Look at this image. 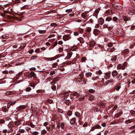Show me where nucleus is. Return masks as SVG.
<instances>
[{
    "mask_svg": "<svg viewBox=\"0 0 135 135\" xmlns=\"http://www.w3.org/2000/svg\"><path fill=\"white\" fill-rule=\"evenodd\" d=\"M88 13V12H86L82 13L81 14L82 17L83 18L85 19L88 16V15H87Z\"/></svg>",
    "mask_w": 135,
    "mask_h": 135,
    "instance_id": "obj_1",
    "label": "nucleus"
},
{
    "mask_svg": "<svg viewBox=\"0 0 135 135\" xmlns=\"http://www.w3.org/2000/svg\"><path fill=\"white\" fill-rule=\"evenodd\" d=\"M16 102V101H13V102H8L7 103V108H9L10 107V106L14 105Z\"/></svg>",
    "mask_w": 135,
    "mask_h": 135,
    "instance_id": "obj_2",
    "label": "nucleus"
},
{
    "mask_svg": "<svg viewBox=\"0 0 135 135\" xmlns=\"http://www.w3.org/2000/svg\"><path fill=\"white\" fill-rule=\"evenodd\" d=\"M98 23L100 25H102L104 23V19L102 18H99L98 20Z\"/></svg>",
    "mask_w": 135,
    "mask_h": 135,
    "instance_id": "obj_3",
    "label": "nucleus"
},
{
    "mask_svg": "<svg viewBox=\"0 0 135 135\" xmlns=\"http://www.w3.org/2000/svg\"><path fill=\"white\" fill-rule=\"evenodd\" d=\"M70 38V36L68 35H65L63 37V39L65 41H66L69 40Z\"/></svg>",
    "mask_w": 135,
    "mask_h": 135,
    "instance_id": "obj_4",
    "label": "nucleus"
},
{
    "mask_svg": "<svg viewBox=\"0 0 135 135\" xmlns=\"http://www.w3.org/2000/svg\"><path fill=\"white\" fill-rule=\"evenodd\" d=\"M77 98L80 101H82L84 99V96L79 94V95H78Z\"/></svg>",
    "mask_w": 135,
    "mask_h": 135,
    "instance_id": "obj_5",
    "label": "nucleus"
},
{
    "mask_svg": "<svg viewBox=\"0 0 135 135\" xmlns=\"http://www.w3.org/2000/svg\"><path fill=\"white\" fill-rule=\"evenodd\" d=\"M35 74L33 71H31L28 74V76L29 78H31L32 77H34L35 76Z\"/></svg>",
    "mask_w": 135,
    "mask_h": 135,
    "instance_id": "obj_6",
    "label": "nucleus"
},
{
    "mask_svg": "<svg viewBox=\"0 0 135 135\" xmlns=\"http://www.w3.org/2000/svg\"><path fill=\"white\" fill-rule=\"evenodd\" d=\"M100 33V31L97 29H95L93 31V33L95 35H98Z\"/></svg>",
    "mask_w": 135,
    "mask_h": 135,
    "instance_id": "obj_7",
    "label": "nucleus"
},
{
    "mask_svg": "<svg viewBox=\"0 0 135 135\" xmlns=\"http://www.w3.org/2000/svg\"><path fill=\"white\" fill-rule=\"evenodd\" d=\"M76 119L75 118H73L70 120V123L71 124H74L76 122Z\"/></svg>",
    "mask_w": 135,
    "mask_h": 135,
    "instance_id": "obj_8",
    "label": "nucleus"
},
{
    "mask_svg": "<svg viewBox=\"0 0 135 135\" xmlns=\"http://www.w3.org/2000/svg\"><path fill=\"white\" fill-rule=\"evenodd\" d=\"M106 103H98L97 105L99 106L101 108H104L105 107Z\"/></svg>",
    "mask_w": 135,
    "mask_h": 135,
    "instance_id": "obj_9",
    "label": "nucleus"
},
{
    "mask_svg": "<svg viewBox=\"0 0 135 135\" xmlns=\"http://www.w3.org/2000/svg\"><path fill=\"white\" fill-rule=\"evenodd\" d=\"M110 75V73H106L105 74L104 78L106 79H107L109 78Z\"/></svg>",
    "mask_w": 135,
    "mask_h": 135,
    "instance_id": "obj_10",
    "label": "nucleus"
},
{
    "mask_svg": "<svg viewBox=\"0 0 135 135\" xmlns=\"http://www.w3.org/2000/svg\"><path fill=\"white\" fill-rule=\"evenodd\" d=\"M118 72L116 70L114 71L112 73V75L113 76L115 77L118 75Z\"/></svg>",
    "mask_w": 135,
    "mask_h": 135,
    "instance_id": "obj_11",
    "label": "nucleus"
},
{
    "mask_svg": "<svg viewBox=\"0 0 135 135\" xmlns=\"http://www.w3.org/2000/svg\"><path fill=\"white\" fill-rule=\"evenodd\" d=\"M113 82V80H107L105 81V83L104 84V85H108V84L111 83Z\"/></svg>",
    "mask_w": 135,
    "mask_h": 135,
    "instance_id": "obj_12",
    "label": "nucleus"
},
{
    "mask_svg": "<svg viewBox=\"0 0 135 135\" xmlns=\"http://www.w3.org/2000/svg\"><path fill=\"white\" fill-rule=\"evenodd\" d=\"M127 63L126 62H125L123 64V65H122V70H124L125 68L127 66Z\"/></svg>",
    "mask_w": 135,
    "mask_h": 135,
    "instance_id": "obj_13",
    "label": "nucleus"
},
{
    "mask_svg": "<svg viewBox=\"0 0 135 135\" xmlns=\"http://www.w3.org/2000/svg\"><path fill=\"white\" fill-rule=\"evenodd\" d=\"M64 103L67 105H69L71 104L70 101L69 100H65Z\"/></svg>",
    "mask_w": 135,
    "mask_h": 135,
    "instance_id": "obj_14",
    "label": "nucleus"
},
{
    "mask_svg": "<svg viewBox=\"0 0 135 135\" xmlns=\"http://www.w3.org/2000/svg\"><path fill=\"white\" fill-rule=\"evenodd\" d=\"M72 54V52H69L68 53V54L66 58L67 59H69L71 57Z\"/></svg>",
    "mask_w": 135,
    "mask_h": 135,
    "instance_id": "obj_15",
    "label": "nucleus"
},
{
    "mask_svg": "<svg viewBox=\"0 0 135 135\" xmlns=\"http://www.w3.org/2000/svg\"><path fill=\"white\" fill-rule=\"evenodd\" d=\"M123 19L125 22H126L129 20L130 19V18L128 17L127 16H125L123 17Z\"/></svg>",
    "mask_w": 135,
    "mask_h": 135,
    "instance_id": "obj_16",
    "label": "nucleus"
},
{
    "mask_svg": "<svg viewBox=\"0 0 135 135\" xmlns=\"http://www.w3.org/2000/svg\"><path fill=\"white\" fill-rule=\"evenodd\" d=\"M75 115L77 117L80 118V113L78 112H76L75 113Z\"/></svg>",
    "mask_w": 135,
    "mask_h": 135,
    "instance_id": "obj_17",
    "label": "nucleus"
},
{
    "mask_svg": "<svg viewBox=\"0 0 135 135\" xmlns=\"http://www.w3.org/2000/svg\"><path fill=\"white\" fill-rule=\"evenodd\" d=\"M95 42L94 41H92L90 42V44L91 46H93L95 45Z\"/></svg>",
    "mask_w": 135,
    "mask_h": 135,
    "instance_id": "obj_18",
    "label": "nucleus"
},
{
    "mask_svg": "<svg viewBox=\"0 0 135 135\" xmlns=\"http://www.w3.org/2000/svg\"><path fill=\"white\" fill-rule=\"evenodd\" d=\"M13 94V92L12 91H8L5 94L6 95H10Z\"/></svg>",
    "mask_w": 135,
    "mask_h": 135,
    "instance_id": "obj_19",
    "label": "nucleus"
},
{
    "mask_svg": "<svg viewBox=\"0 0 135 135\" xmlns=\"http://www.w3.org/2000/svg\"><path fill=\"white\" fill-rule=\"evenodd\" d=\"M94 97L93 95H91L88 98V99L90 101H92L94 99Z\"/></svg>",
    "mask_w": 135,
    "mask_h": 135,
    "instance_id": "obj_20",
    "label": "nucleus"
},
{
    "mask_svg": "<svg viewBox=\"0 0 135 135\" xmlns=\"http://www.w3.org/2000/svg\"><path fill=\"white\" fill-rule=\"evenodd\" d=\"M78 40L81 43H83L84 42V41L83 40V38L81 37H80L79 38H78Z\"/></svg>",
    "mask_w": 135,
    "mask_h": 135,
    "instance_id": "obj_21",
    "label": "nucleus"
},
{
    "mask_svg": "<svg viewBox=\"0 0 135 135\" xmlns=\"http://www.w3.org/2000/svg\"><path fill=\"white\" fill-rule=\"evenodd\" d=\"M30 132L32 134H33V135H38L39 133L37 131H34L32 132V131H30Z\"/></svg>",
    "mask_w": 135,
    "mask_h": 135,
    "instance_id": "obj_22",
    "label": "nucleus"
},
{
    "mask_svg": "<svg viewBox=\"0 0 135 135\" xmlns=\"http://www.w3.org/2000/svg\"><path fill=\"white\" fill-rule=\"evenodd\" d=\"M91 28L89 27H88L86 28L85 30V31L86 32H89L91 31Z\"/></svg>",
    "mask_w": 135,
    "mask_h": 135,
    "instance_id": "obj_23",
    "label": "nucleus"
},
{
    "mask_svg": "<svg viewBox=\"0 0 135 135\" xmlns=\"http://www.w3.org/2000/svg\"><path fill=\"white\" fill-rule=\"evenodd\" d=\"M47 132L46 130L45 129L42 130L41 131V134L42 135H44Z\"/></svg>",
    "mask_w": 135,
    "mask_h": 135,
    "instance_id": "obj_24",
    "label": "nucleus"
},
{
    "mask_svg": "<svg viewBox=\"0 0 135 135\" xmlns=\"http://www.w3.org/2000/svg\"><path fill=\"white\" fill-rule=\"evenodd\" d=\"M72 114V111L69 110L67 112V115L69 116H71Z\"/></svg>",
    "mask_w": 135,
    "mask_h": 135,
    "instance_id": "obj_25",
    "label": "nucleus"
},
{
    "mask_svg": "<svg viewBox=\"0 0 135 135\" xmlns=\"http://www.w3.org/2000/svg\"><path fill=\"white\" fill-rule=\"evenodd\" d=\"M117 69H122V65L121 64H119L117 66Z\"/></svg>",
    "mask_w": 135,
    "mask_h": 135,
    "instance_id": "obj_26",
    "label": "nucleus"
},
{
    "mask_svg": "<svg viewBox=\"0 0 135 135\" xmlns=\"http://www.w3.org/2000/svg\"><path fill=\"white\" fill-rule=\"evenodd\" d=\"M40 33L43 34L45 33L46 31L45 30H39L38 31Z\"/></svg>",
    "mask_w": 135,
    "mask_h": 135,
    "instance_id": "obj_27",
    "label": "nucleus"
},
{
    "mask_svg": "<svg viewBox=\"0 0 135 135\" xmlns=\"http://www.w3.org/2000/svg\"><path fill=\"white\" fill-rule=\"evenodd\" d=\"M55 126L54 124H53L51 126V131L54 132V129H55Z\"/></svg>",
    "mask_w": 135,
    "mask_h": 135,
    "instance_id": "obj_28",
    "label": "nucleus"
},
{
    "mask_svg": "<svg viewBox=\"0 0 135 135\" xmlns=\"http://www.w3.org/2000/svg\"><path fill=\"white\" fill-rule=\"evenodd\" d=\"M112 20V18L110 17H107L106 19V21H109Z\"/></svg>",
    "mask_w": 135,
    "mask_h": 135,
    "instance_id": "obj_29",
    "label": "nucleus"
},
{
    "mask_svg": "<svg viewBox=\"0 0 135 135\" xmlns=\"http://www.w3.org/2000/svg\"><path fill=\"white\" fill-rule=\"evenodd\" d=\"M72 11V10L71 9H67L66 10V12L68 13H71Z\"/></svg>",
    "mask_w": 135,
    "mask_h": 135,
    "instance_id": "obj_30",
    "label": "nucleus"
},
{
    "mask_svg": "<svg viewBox=\"0 0 135 135\" xmlns=\"http://www.w3.org/2000/svg\"><path fill=\"white\" fill-rule=\"evenodd\" d=\"M59 79L60 78L59 77H57L54 78L53 80L55 82L59 81Z\"/></svg>",
    "mask_w": 135,
    "mask_h": 135,
    "instance_id": "obj_31",
    "label": "nucleus"
},
{
    "mask_svg": "<svg viewBox=\"0 0 135 135\" xmlns=\"http://www.w3.org/2000/svg\"><path fill=\"white\" fill-rule=\"evenodd\" d=\"M133 122V120H132L131 119H129L128 120H126L125 121V123L127 124H128L129 123H131V122Z\"/></svg>",
    "mask_w": 135,
    "mask_h": 135,
    "instance_id": "obj_32",
    "label": "nucleus"
},
{
    "mask_svg": "<svg viewBox=\"0 0 135 135\" xmlns=\"http://www.w3.org/2000/svg\"><path fill=\"white\" fill-rule=\"evenodd\" d=\"M58 64L57 62H55L53 63V65H52V68H54L56 67V66Z\"/></svg>",
    "mask_w": 135,
    "mask_h": 135,
    "instance_id": "obj_33",
    "label": "nucleus"
},
{
    "mask_svg": "<svg viewBox=\"0 0 135 135\" xmlns=\"http://www.w3.org/2000/svg\"><path fill=\"white\" fill-rule=\"evenodd\" d=\"M64 126H65V124L64 123H61V124L60 126H61V128L62 129H64Z\"/></svg>",
    "mask_w": 135,
    "mask_h": 135,
    "instance_id": "obj_34",
    "label": "nucleus"
},
{
    "mask_svg": "<svg viewBox=\"0 0 135 135\" xmlns=\"http://www.w3.org/2000/svg\"><path fill=\"white\" fill-rule=\"evenodd\" d=\"M74 35L75 36H78L79 34V33L78 32H74Z\"/></svg>",
    "mask_w": 135,
    "mask_h": 135,
    "instance_id": "obj_35",
    "label": "nucleus"
},
{
    "mask_svg": "<svg viewBox=\"0 0 135 135\" xmlns=\"http://www.w3.org/2000/svg\"><path fill=\"white\" fill-rule=\"evenodd\" d=\"M89 91L91 93H93L95 92V90L93 89H90L89 90Z\"/></svg>",
    "mask_w": 135,
    "mask_h": 135,
    "instance_id": "obj_36",
    "label": "nucleus"
},
{
    "mask_svg": "<svg viewBox=\"0 0 135 135\" xmlns=\"http://www.w3.org/2000/svg\"><path fill=\"white\" fill-rule=\"evenodd\" d=\"M121 88V86L119 85H118L117 86L116 90L117 91H119Z\"/></svg>",
    "mask_w": 135,
    "mask_h": 135,
    "instance_id": "obj_37",
    "label": "nucleus"
},
{
    "mask_svg": "<svg viewBox=\"0 0 135 135\" xmlns=\"http://www.w3.org/2000/svg\"><path fill=\"white\" fill-rule=\"evenodd\" d=\"M92 74L90 72L88 73H86V75L87 77H89Z\"/></svg>",
    "mask_w": 135,
    "mask_h": 135,
    "instance_id": "obj_38",
    "label": "nucleus"
},
{
    "mask_svg": "<svg viewBox=\"0 0 135 135\" xmlns=\"http://www.w3.org/2000/svg\"><path fill=\"white\" fill-rule=\"evenodd\" d=\"M112 12V11L111 10H108L105 13V14H107V15H109V13H111Z\"/></svg>",
    "mask_w": 135,
    "mask_h": 135,
    "instance_id": "obj_39",
    "label": "nucleus"
},
{
    "mask_svg": "<svg viewBox=\"0 0 135 135\" xmlns=\"http://www.w3.org/2000/svg\"><path fill=\"white\" fill-rule=\"evenodd\" d=\"M102 72L101 70H99L96 72V74L97 75H101L102 74Z\"/></svg>",
    "mask_w": 135,
    "mask_h": 135,
    "instance_id": "obj_40",
    "label": "nucleus"
},
{
    "mask_svg": "<svg viewBox=\"0 0 135 135\" xmlns=\"http://www.w3.org/2000/svg\"><path fill=\"white\" fill-rule=\"evenodd\" d=\"M79 94L77 93H73V95L74 96H76L77 97H78V95H79Z\"/></svg>",
    "mask_w": 135,
    "mask_h": 135,
    "instance_id": "obj_41",
    "label": "nucleus"
},
{
    "mask_svg": "<svg viewBox=\"0 0 135 135\" xmlns=\"http://www.w3.org/2000/svg\"><path fill=\"white\" fill-rule=\"evenodd\" d=\"M131 83H132V84H135V78H134L133 79L131 82H130L129 81V84H130Z\"/></svg>",
    "mask_w": 135,
    "mask_h": 135,
    "instance_id": "obj_42",
    "label": "nucleus"
},
{
    "mask_svg": "<svg viewBox=\"0 0 135 135\" xmlns=\"http://www.w3.org/2000/svg\"><path fill=\"white\" fill-rule=\"evenodd\" d=\"M130 113L132 115H135V111L133 110H131L130 111Z\"/></svg>",
    "mask_w": 135,
    "mask_h": 135,
    "instance_id": "obj_43",
    "label": "nucleus"
},
{
    "mask_svg": "<svg viewBox=\"0 0 135 135\" xmlns=\"http://www.w3.org/2000/svg\"><path fill=\"white\" fill-rule=\"evenodd\" d=\"M51 88L53 90H55L56 89V87L55 85H52L51 86Z\"/></svg>",
    "mask_w": 135,
    "mask_h": 135,
    "instance_id": "obj_44",
    "label": "nucleus"
},
{
    "mask_svg": "<svg viewBox=\"0 0 135 135\" xmlns=\"http://www.w3.org/2000/svg\"><path fill=\"white\" fill-rule=\"evenodd\" d=\"M31 90V88L29 87H28L26 88V90L27 91H29Z\"/></svg>",
    "mask_w": 135,
    "mask_h": 135,
    "instance_id": "obj_45",
    "label": "nucleus"
},
{
    "mask_svg": "<svg viewBox=\"0 0 135 135\" xmlns=\"http://www.w3.org/2000/svg\"><path fill=\"white\" fill-rule=\"evenodd\" d=\"M55 74V71H51L50 73V74L51 75H52Z\"/></svg>",
    "mask_w": 135,
    "mask_h": 135,
    "instance_id": "obj_46",
    "label": "nucleus"
},
{
    "mask_svg": "<svg viewBox=\"0 0 135 135\" xmlns=\"http://www.w3.org/2000/svg\"><path fill=\"white\" fill-rule=\"evenodd\" d=\"M19 131L21 133H23L25 132V130L24 129H20L19 130Z\"/></svg>",
    "mask_w": 135,
    "mask_h": 135,
    "instance_id": "obj_47",
    "label": "nucleus"
},
{
    "mask_svg": "<svg viewBox=\"0 0 135 135\" xmlns=\"http://www.w3.org/2000/svg\"><path fill=\"white\" fill-rule=\"evenodd\" d=\"M30 126L32 128H34L35 127V125H34L32 123H31L30 124Z\"/></svg>",
    "mask_w": 135,
    "mask_h": 135,
    "instance_id": "obj_48",
    "label": "nucleus"
},
{
    "mask_svg": "<svg viewBox=\"0 0 135 135\" xmlns=\"http://www.w3.org/2000/svg\"><path fill=\"white\" fill-rule=\"evenodd\" d=\"M107 45L109 47H111L113 46V44L112 43H109Z\"/></svg>",
    "mask_w": 135,
    "mask_h": 135,
    "instance_id": "obj_49",
    "label": "nucleus"
},
{
    "mask_svg": "<svg viewBox=\"0 0 135 135\" xmlns=\"http://www.w3.org/2000/svg\"><path fill=\"white\" fill-rule=\"evenodd\" d=\"M116 78L118 80H119L120 79L122 78V76H119V75Z\"/></svg>",
    "mask_w": 135,
    "mask_h": 135,
    "instance_id": "obj_50",
    "label": "nucleus"
},
{
    "mask_svg": "<svg viewBox=\"0 0 135 135\" xmlns=\"http://www.w3.org/2000/svg\"><path fill=\"white\" fill-rule=\"evenodd\" d=\"M19 108L21 109H22L25 108V106L23 105L20 106L19 107Z\"/></svg>",
    "mask_w": 135,
    "mask_h": 135,
    "instance_id": "obj_51",
    "label": "nucleus"
},
{
    "mask_svg": "<svg viewBox=\"0 0 135 135\" xmlns=\"http://www.w3.org/2000/svg\"><path fill=\"white\" fill-rule=\"evenodd\" d=\"M15 125L16 126H18L20 124V122L19 121L16 122H15Z\"/></svg>",
    "mask_w": 135,
    "mask_h": 135,
    "instance_id": "obj_52",
    "label": "nucleus"
},
{
    "mask_svg": "<svg viewBox=\"0 0 135 135\" xmlns=\"http://www.w3.org/2000/svg\"><path fill=\"white\" fill-rule=\"evenodd\" d=\"M33 51H34L32 49H30L29 51L28 52L29 54H32V53L33 52Z\"/></svg>",
    "mask_w": 135,
    "mask_h": 135,
    "instance_id": "obj_53",
    "label": "nucleus"
},
{
    "mask_svg": "<svg viewBox=\"0 0 135 135\" xmlns=\"http://www.w3.org/2000/svg\"><path fill=\"white\" fill-rule=\"evenodd\" d=\"M15 3H20L21 2L20 0H15Z\"/></svg>",
    "mask_w": 135,
    "mask_h": 135,
    "instance_id": "obj_54",
    "label": "nucleus"
},
{
    "mask_svg": "<svg viewBox=\"0 0 135 135\" xmlns=\"http://www.w3.org/2000/svg\"><path fill=\"white\" fill-rule=\"evenodd\" d=\"M95 129H96V128L95 126H94L92 127L90 130V131H93Z\"/></svg>",
    "mask_w": 135,
    "mask_h": 135,
    "instance_id": "obj_55",
    "label": "nucleus"
},
{
    "mask_svg": "<svg viewBox=\"0 0 135 135\" xmlns=\"http://www.w3.org/2000/svg\"><path fill=\"white\" fill-rule=\"evenodd\" d=\"M117 19L118 18L116 17H114L113 18V20L114 21H116Z\"/></svg>",
    "mask_w": 135,
    "mask_h": 135,
    "instance_id": "obj_56",
    "label": "nucleus"
},
{
    "mask_svg": "<svg viewBox=\"0 0 135 135\" xmlns=\"http://www.w3.org/2000/svg\"><path fill=\"white\" fill-rule=\"evenodd\" d=\"M96 129H100L101 128V127L99 125H97L95 126Z\"/></svg>",
    "mask_w": 135,
    "mask_h": 135,
    "instance_id": "obj_57",
    "label": "nucleus"
},
{
    "mask_svg": "<svg viewBox=\"0 0 135 135\" xmlns=\"http://www.w3.org/2000/svg\"><path fill=\"white\" fill-rule=\"evenodd\" d=\"M48 123L47 122H46L44 123L43 125L44 126L46 127L48 125Z\"/></svg>",
    "mask_w": 135,
    "mask_h": 135,
    "instance_id": "obj_58",
    "label": "nucleus"
},
{
    "mask_svg": "<svg viewBox=\"0 0 135 135\" xmlns=\"http://www.w3.org/2000/svg\"><path fill=\"white\" fill-rule=\"evenodd\" d=\"M86 60V59L84 57H83L81 59V60L82 61V62H83V61L85 62Z\"/></svg>",
    "mask_w": 135,
    "mask_h": 135,
    "instance_id": "obj_59",
    "label": "nucleus"
},
{
    "mask_svg": "<svg viewBox=\"0 0 135 135\" xmlns=\"http://www.w3.org/2000/svg\"><path fill=\"white\" fill-rule=\"evenodd\" d=\"M51 25L52 26H56L57 25V24L55 23H52L51 24Z\"/></svg>",
    "mask_w": 135,
    "mask_h": 135,
    "instance_id": "obj_60",
    "label": "nucleus"
},
{
    "mask_svg": "<svg viewBox=\"0 0 135 135\" xmlns=\"http://www.w3.org/2000/svg\"><path fill=\"white\" fill-rule=\"evenodd\" d=\"M129 51V50L128 49H126L125 50H124L123 51V53H127V52H128Z\"/></svg>",
    "mask_w": 135,
    "mask_h": 135,
    "instance_id": "obj_61",
    "label": "nucleus"
},
{
    "mask_svg": "<svg viewBox=\"0 0 135 135\" xmlns=\"http://www.w3.org/2000/svg\"><path fill=\"white\" fill-rule=\"evenodd\" d=\"M93 22V20L92 19H90L88 21V22L89 23H92Z\"/></svg>",
    "mask_w": 135,
    "mask_h": 135,
    "instance_id": "obj_62",
    "label": "nucleus"
},
{
    "mask_svg": "<svg viewBox=\"0 0 135 135\" xmlns=\"http://www.w3.org/2000/svg\"><path fill=\"white\" fill-rule=\"evenodd\" d=\"M79 31L81 33H82L83 32V30L81 28H80L79 30Z\"/></svg>",
    "mask_w": 135,
    "mask_h": 135,
    "instance_id": "obj_63",
    "label": "nucleus"
},
{
    "mask_svg": "<svg viewBox=\"0 0 135 135\" xmlns=\"http://www.w3.org/2000/svg\"><path fill=\"white\" fill-rule=\"evenodd\" d=\"M135 128V125H134L132 127L130 128L129 129H130L132 130V129H134Z\"/></svg>",
    "mask_w": 135,
    "mask_h": 135,
    "instance_id": "obj_64",
    "label": "nucleus"
}]
</instances>
